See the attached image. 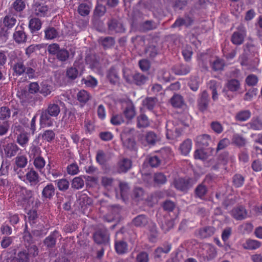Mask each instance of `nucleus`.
<instances>
[{
    "mask_svg": "<svg viewBox=\"0 0 262 262\" xmlns=\"http://www.w3.org/2000/svg\"><path fill=\"white\" fill-rule=\"evenodd\" d=\"M60 112V108L57 104L49 103L46 109L42 110L39 118V124L41 127L53 126L54 120L52 117L56 118Z\"/></svg>",
    "mask_w": 262,
    "mask_h": 262,
    "instance_id": "obj_1",
    "label": "nucleus"
},
{
    "mask_svg": "<svg viewBox=\"0 0 262 262\" xmlns=\"http://www.w3.org/2000/svg\"><path fill=\"white\" fill-rule=\"evenodd\" d=\"M123 76L126 82L129 83H135L138 85L144 84L147 78L140 73H133L130 70L125 69L123 71Z\"/></svg>",
    "mask_w": 262,
    "mask_h": 262,
    "instance_id": "obj_2",
    "label": "nucleus"
},
{
    "mask_svg": "<svg viewBox=\"0 0 262 262\" xmlns=\"http://www.w3.org/2000/svg\"><path fill=\"white\" fill-rule=\"evenodd\" d=\"M166 128V137L169 140H176L181 135L182 129L179 124L175 125L173 122L169 121Z\"/></svg>",
    "mask_w": 262,
    "mask_h": 262,
    "instance_id": "obj_3",
    "label": "nucleus"
},
{
    "mask_svg": "<svg viewBox=\"0 0 262 262\" xmlns=\"http://www.w3.org/2000/svg\"><path fill=\"white\" fill-rule=\"evenodd\" d=\"M32 255L35 257L38 255V249L36 246H33L19 251L17 254L18 258L21 262H29L30 257Z\"/></svg>",
    "mask_w": 262,
    "mask_h": 262,
    "instance_id": "obj_4",
    "label": "nucleus"
},
{
    "mask_svg": "<svg viewBox=\"0 0 262 262\" xmlns=\"http://www.w3.org/2000/svg\"><path fill=\"white\" fill-rule=\"evenodd\" d=\"M191 181L190 179L178 178L174 180L173 185L177 189L186 191L192 186Z\"/></svg>",
    "mask_w": 262,
    "mask_h": 262,
    "instance_id": "obj_5",
    "label": "nucleus"
},
{
    "mask_svg": "<svg viewBox=\"0 0 262 262\" xmlns=\"http://www.w3.org/2000/svg\"><path fill=\"white\" fill-rule=\"evenodd\" d=\"M33 191L30 190L23 189L21 191L20 195L18 201L24 207L29 206L30 202H32Z\"/></svg>",
    "mask_w": 262,
    "mask_h": 262,
    "instance_id": "obj_6",
    "label": "nucleus"
},
{
    "mask_svg": "<svg viewBox=\"0 0 262 262\" xmlns=\"http://www.w3.org/2000/svg\"><path fill=\"white\" fill-rule=\"evenodd\" d=\"M246 36V30L243 26H241L238 30L234 32L231 37L232 42L236 45H241Z\"/></svg>",
    "mask_w": 262,
    "mask_h": 262,
    "instance_id": "obj_7",
    "label": "nucleus"
},
{
    "mask_svg": "<svg viewBox=\"0 0 262 262\" xmlns=\"http://www.w3.org/2000/svg\"><path fill=\"white\" fill-rule=\"evenodd\" d=\"M25 179L26 183H29L31 186H35L39 182V176L38 172L33 168H31L27 172Z\"/></svg>",
    "mask_w": 262,
    "mask_h": 262,
    "instance_id": "obj_8",
    "label": "nucleus"
},
{
    "mask_svg": "<svg viewBox=\"0 0 262 262\" xmlns=\"http://www.w3.org/2000/svg\"><path fill=\"white\" fill-rule=\"evenodd\" d=\"M256 48L251 43H247L244 48V53L241 55L239 60L242 66L247 64L248 54H253L256 51Z\"/></svg>",
    "mask_w": 262,
    "mask_h": 262,
    "instance_id": "obj_9",
    "label": "nucleus"
},
{
    "mask_svg": "<svg viewBox=\"0 0 262 262\" xmlns=\"http://www.w3.org/2000/svg\"><path fill=\"white\" fill-rule=\"evenodd\" d=\"M93 238L95 243L98 244L106 243L109 239L107 231L105 230L97 231L93 235Z\"/></svg>",
    "mask_w": 262,
    "mask_h": 262,
    "instance_id": "obj_10",
    "label": "nucleus"
},
{
    "mask_svg": "<svg viewBox=\"0 0 262 262\" xmlns=\"http://www.w3.org/2000/svg\"><path fill=\"white\" fill-rule=\"evenodd\" d=\"M61 236L58 231L55 230L52 232L49 236L44 239V245L48 248H52L56 245L57 238Z\"/></svg>",
    "mask_w": 262,
    "mask_h": 262,
    "instance_id": "obj_11",
    "label": "nucleus"
},
{
    "mask_svg": "<svg viewBox=\"0 0 262 262\" xmlns=\"http://www.w3.org/2000/svg\"><path fill=\"white\" fill-rule=\"evenodd\" d=\"M113 154L110 152H105L102 150H99L97 152L96 160L101 165H105L112 158Z\"/></svg>",
    "mask_w": 262,
    "mask_h": 262,
    "instance_id": "obj_12",
    "label": "nucleus"
},
{
    "mask_svg": "<svg viewBox=\"0 0 262 262\" xmlns=\"http://www.w3.org/2000/svg\"><path fill=\"white\" fill-rule=\"evenodd\" d=\"M123 106L125 107L124 114L125 117L128 119H132L135 115V111L133 102L127 99L122 101Z\"/></svg>",
    "mask_w": 262,
    "mask_h": 262,
    "instance_id": "obj_13",
    "label": "nucleus"
},
{
    "mask_svg": "<svg viewBox=\"0 0 262 262\" xmlns=\"http://www.w3.org/2000/svg\"><path fill=\"white\" fill-rule=\"evenodd\" d=\"M13 38L18 43L26 42L27 35L24 31V29L22 27H17L16 28L15 31L13 33Z\"/></svg>",
    "mask_w": 262,
    "mask_h": 262,
    "instance_id": "obj_14",
    "label": "nucleus"
},
{
    "mask_svg": "<svg viewBox=\"0 0 262 262\" xmlns=\"http://www.w3.org/2000/svg\"><path fill=\"white\" fill-rule=\"evenodd\" d=\"M232 215L237 220H242L247 216V211L243 206H238L234 208L231 212Z\"/></svg>",
    "mask_w": 262,
    "mask_h": 262,
    "instance_id": "obj_15",
    "label": "nucleus"
},
{
    "mask_svg": "<svg viewBox=\"0 0 262 262\" xmlns=\"http://www.w3.org/2000/svg\"><path fill=\"white\" fill-rule=\"evenodd\" d=\"M160 136L159 135L156 134L155 133L151 131L148 132L146 134L144 137V140H145L146 142L145 144V145H154L157 142L160 141Z\"/></svg>",
    "mask_w": 262,
    "mask_h": 262,
    "instance_id": "obj_16",
    "label": "nucleus"
},
{
    "mask_svg": "<svg viewBox=\"0 0 262 262\" xmlns=\"http://www.w3.org/2000/svg\"><path fill=\"white\" fill-rule=\"evenodd\" d=\"M4 149L6 156L11 158L17 154L19 148L16 144L9 143L6 145Z\"/></svg>",
    "mask_w": 262,
    "mask_h": 262,
    "instance_id": "obj_17",
    "label": "nucleus"
},
{
    "mask_svg": "<svg viewBox=\"0 0 262 262\" xmlns=\"http://www.w3.org/2000/svg\"><path fill=\"white\" fill-rule=\"evenodd\" d=\"M55 189L52 183L48 184L42 189V197L45 199H51L55 194Z\"/></svg>",
    "mask_w": 262,
    "mask_h": 262,
    "instance_id": "obj_18",
    "label": "nucleus"
},
{
    "mask_svg": "<svg viewBox=\"0 0 262 262\" xmlns=\"http://www.w3.org/2000/svg\"><path fill=\"white\" fill-rule=\"evenodd\" d=\"M261 245V243L257 240L247 239L243 244V247L245 249L254 250L258 249Z\"/></svg>",
    "mask_w": 262,
    "mask_h": 262,
    "instance_id": "obj_19",
    "label": "nucleus"
},
{
    "mask_svg": "<svg viewBox=\"0 0 262 262\" xmlns=\"http://www.w3.org/2000/svg\"><path fill=\"white\" fill-rule=\"evenodd\" d=\"M12 68L14 72L13 75L17 76L23 75L26 71V67L24 62L21 60H18L15 62L13 64Z\"/></svg>",
    "mask_w": 262,
    "mask_h": 262,
    "instance_id": "obj_20",
    "label": "nucleus"
},
{
    "mask_svg": "<svg viewBox=\"0 0 262 262\" xmlns=\"http://www.w3.org/2000/svg\"><path fill=\"white\" fill-rule=\"evenodd\" d=\"M209 99L208 95L206 91H204L198 100V106L201 111L207 110L208 105Z\"/></svg>",
    "mask_w": 262,
    "mask_h": 262,
    "instance_id": "obj_21",
    "label": "nucleus"
},
{
    "mask_svg": "<svg viewBox=\"0 0 262 262\" xmlns=\"http://www.w3.org/2000/svg\"><path fill=\"white\" fill-rule=\"evenodd\" d=\"M42 26L41 20L36 17L32 18L29 20V28L32 33L39 31Z\"/></svg>",
    "mask_w": 262,
    "mask_h": 262,
    "instance_id": "obj_22",
    "label": "nucleus"
},
{
    "mask_svg": "<svg viewBox=\"0 0 262 262\" xmlns=\"http://www.w3.org/2000/svg\"><path fill=\"white\" fill-rule=\"evenodd\" d=\"M41 150L37 145V144H34V142L32 143L28 151V155L30 159H34L35 158L41 156Z\"/></svg>",
    "mask_w": 262,
    "mask_h": 262,
    "instance_id": "obj_23",
    "label": "nucleus"
},
{
    "mask_svg": "<svg viewBox=\"0 0 262 262\" xmlns=\"http://www.w3.org/2000/svg\"><path fill=\"white\" fill-rule=\"evenodd\" d=\"M226 87L228 91L232 92H236L239 90L241 84L238 80L231 79L227 81Z\"/></svg>",
    "mask_w": 262,
    "mask_h": 262,
    "instance_id": "obj_24",
    "label": "nucleus"
},
{
    "mask_svg": "<svg viewBox=\"0 0 262 262\" xmlns=\"http://www.w3.org/2000/svg\"><path fill=\"white\" fill-rule=\"evenodd\" d=\"M48 11V8L47 6L39 4L34 7L33 14L38 17H45L47 15Z\"/></svg>",
    "mask_w": 262,
    "mask_h": 262,
    "instance_id": "obj_25",
    "label": "nucleus"
},
{
    "mask_svg": "<svg viewBox=\"0 0 262 262\" xmlns=\"http://www.w3.org/2000/svg\"><path fill=\"white\" fill-rule=\"evenodd\" d=\"M98 42L103 46L104 49H107L114 46L115 39L113 37H101L98 39Z\"/></svg>",
    "mask_w": 262,
    "mask_h": 262,
    "instance_id": "obj_26",
    "label": "nucleus"
},
{
    "mask_svg": "<svg viewBox=\"0 0 262 262\" xmlns=\"http://www.w3.org/2000/svg\"><path fill=\"white\" fill-rule=\"evenodd\" d=\"M196 143L200 148L207 146L210 141V137L208 135H202L196 138Z\"/></svg>",
    "mask_w": 262,
    "mask_h": 262,
    "instance_id": "obj_27",
    "label": "nucleus"
},
{
    "mask_svg": "<svg viewBox=\"0 0 262 262\" xmlns=\"http://www.w3.org/2000/svg\"><path fill=\"white\" fill-rule=\"evenodd\" d=\"M53 86L47 81L41 82L39 89V93L44 97L49 95L53 91Z\"/></svg>",
    "mask_w": 262,
    "mask_h": 262,
    "instance_id": "obj_28",
    "label": "nucleus"
},
{
    "mask_svg": "<svg viewBox=\"0 0 262 262\" xmlns=\"http://www.w3.org/2000/svg\"><path fill=\"white\" fill-rule=\"evenodd\" d=\"M54 182L59 191L65 192L69 188L70 183L67 179L62 178L56 180Z\"/></svg>",
    "mask_w": 262,
    "mask_h": 262,
    "instance_id": "obj_29",
    "label": "nucleus"
},
{
    "mask_svg": "<svg viewBox=\"0 0 262 262\" xmlns=\"http://www.w3.org/2000/svg\"><path fill=\"white\" fill-rule=\"evenodd\" d=\"M33 159V164L35 168L39 172H41L46 163L45 159L41 156H39Z\"/></svg>",
    "mask_w": 262,
    "mask_h": 262,
    "instance_id": "obj_30",
    "label": "nucleus"
},
{
    "mask_svg": "<svg viewBox=\"0 0 262 262\" xmlns=\"http://www.w3.org/2000/svg\"><path fill=\"white\" fill-rule=\"evenodd\" d=\"M148 218L144 215H139L133 220V224L137 227H143L148 223Z\"/></svg>",
    "mask_w": 262,
    "mask_h": 262,
    "instance_id": "obj_31",
    "label": "nucleus"
},
{
    "mask_svg": "<svg viewBox=\"0 0 262 262\" xmlns=\"http://www.w3.org/2000/svg\"><path fill=\"white\" fill-rule=\"evenodd\" d=\"M132 166V161L128 159H123L119 163V171L120 172H125Z\"/></svg>",
    "mask_w": 262,
    "mask_h": 262,
    "instance_id": "obj_32",
    "label": "nucleus"
},
{
    "mask_svg": "<svg viewBox=\"0 0 262 262\" xmlns=\"http://www.w3.org/2000/svg\"><path fill=\"white\" fill-rule=\"evenodd\" d=\"M78 201L79 205L82 208L86 207L88 205L90 206L93 203L91 198L89 197L85 193H82L79 195Z\"/></svg>",
    "mask_w": 262,
    "mask_h": 262,
    "instance_id": "obj_33",
    "label": "nucleus"
},
{
    "mask_svg": "<svg viewBox=\"0 0 262 262\" xmlns=\"http://www.w3.org/2000/svg\"><path fill=\"white\" fill-rule=\"evenodd\" d=\"M158 232L155 223L151 222L150 224L149 234L148 238L150 242L156 243L157 241Z\"/></svg>",
    "mask_w": 262,
    "mask_h": 262,
    "instance_id": "obj_34",
    "label": "nucleus"
},
{
    "mask_svg": "<svg viewBox=\"0 0 262 262\" xmlns=\"http://www.w3.org/2000/svg\"><path fill=\"white\" fill-rule=\"evenodd\" d=\"M14 163V166L25 168L28 164V159L25 155L17 156L15 158Z\"/></svg>",
    "mask_w": 262,
    "mask_h": 262,
    "instance_id": "obj_35",
    "label": "nucleus"
},
{
    "mask_svg": "<svg viewBox=\"0 0 262 262\" xmlns=\"http://www.w3.org/2000/svg\"><path fill=\"white\" fill-rule=\"evenodd\" d=\"M233 144L238 147H242L245 145L246 143V139L241 135L238 134H235L233 135L232 138Z\"/></svg>",
    "mask_w": 262,
    "mask_h": 262,
    "instance_id": "obj_36",
    "label": "nucleus"
},
{
    "mask_svg": "<svg viewBox=\"0 0 262 262\" xmlns=\"http://www.w3.org/2000/svg\"><path fill=\"white\" fill-rule=\"evenodd\" d=\"M16 23V18L11 15H6L3 19V24L7 30L13 28Z\"/></svg>",
    "mask_w": 262,
    "mask_h": 262,
    "instance_id": "obj_37",
    "label": "nucleus"
},
{
    "mask_svg": "<svg viewBox=\"0 0 262 262\" xmlns=\"http://www.w3.org/2000/svg\"><path fill=\"white\" fill-rule=\"evenodd\" d=\"M77 98L80 103L85 104L89 100L90 96L87 91L82 90L77 93Z\"/></svg>",
    "mask_w": 262,
    "mask_h": 262,
    "instance_id": "obj_38",
    "label": "nucleus"
},
{
    "mask_svg": "<svg viewBox=\"0 0 262 262\" xmlns=\"http://www.w3.org/2000/svg\"><path fill=\"white\" fill-rule=\"evenodd\" d=\"M192 147V142L190 139H187L181 145L180 150L183 155H187Z\"/></svg>",
    "mask_w": 262,
    "mask_h": 262,
    "instance_id": "obj_39",
    "label": "nucleus"
},
{
    "mask_svg": "<svg viewBox=\"0 0 262 262\" xmlns=\"http://www.w3.org/2000/svg\"><path fill=\"white\" fill-rule=\"evenodd\" d=\"M248 128L253 130L262 129V121L259 118L253 119L250 122L247 124Z\"/></svg>",
    "mask_w": 262,
    "mask_h": 262,
    "instance_id": "obj_40",
    "label": "nucleus"
},
{
    "mask_svg": "<svg viewBox=\"0 0 262 262\" xmlns=\"http://www.w3.org/2000/svg\"><path fill=\"white\" fill-rule=\"evenodd\" d=\"M128 251V246L126 242L120 241L116 243V252L119 254H124Z\"/></svg>",
    "mask_w": 262,
    "mask_h": 262,
    "instance_id": "obj_41",
    "label": "nucleus"
},
{
    "mask_svg": "<svg viewBox=\"0 0 262 262\" xmlns=\"http://www.w3.org/2000/svg\"><path fill=\"white\" fill-rule=\"evenodd\" d=\"M84 182L81 177H75L72 181L71 186L73 189H80L83 187Z\"/></svg>",
    "mask_w": 262,
    "mask_h": 262,
    "instance_id": "obj_42",
    "label": "nucleus"
},
{
    "mask_svg": "<svg viewBox=\"0 0 262 262\" xmlns=\"http://www.w3.org/2000/svg\"><path fill=\"white\" fill-rule=\"evenodd\" d=\"M45 38L47 39H53L57 37L58 33L53 27H48L45 30Z\"/></svg>",
    "mask_w": 262,
    "mask_h": 262,
    "instance_id": "obj_43",
    "label": "nucleus"
},
{
    "mask_svg": "<svg viewBox=\"0 0 262 262\" xmlns=\"http://www.w3.org/2000/svg\"><path fill=\"white\" fill-rule=\"evenodd\" d=\"M171 103L175 107H182L184 104V101L182 97L178 94L173 96L171 99Z\"/></svg>",
    "mask_w": 262,
    "mask_h": 262,
    "instance_id": "obj_44",
    "label": "nucleus"
},
{
    "mask_svg": "<svg viewBox=\"0 0 262 262\" xmlns=\"http://www.w3.org/2000/svg\"><path fill=\"white\" fill-rule=\"evenodd\" d=\"M82 81L88 87L94 88L98 85L97 79L92 76H88L85 79H83Z\"/></svg>",
    "mask_w": 262,
    "mask_h": 262,
    "instance_id": "obj_45",
    "label": "nucleus"
},
{
    "mask_svg": "<svg viewBox=\"0 0 262 262\" xmlns=\"http://www.w3.org/2000/svg\"><path fill=\"white\" fill-rule=\"evenodd\" d=\"M90 7L85 3L80 4L78 7V13L82 16H85L89 14Z\"/></svg>",
    "mask_w": 262,
    "mask_h": 262,
    "instance_id": "obj_46",
    "label": "nucleus"
},
{
    "mask_svg": "<svg viewBox=\"0 0 262 262\" xmlns=\"http://www.w3.org/2000/svg\"><path fill=\"white\" fill-rule=\"evenodd\" d=\"M55 137V133L51 129L46 130L41 135L42 139L49 142L53 141Z\"/></svg>",
    "mask_w": 262,
    "mask_h": 262,
    "instance_id": "obj_47",
    "label": "nucleus"
},
{
    "mask_svg": "<svg viewBox=\"0 0 262 262\" xmlns=\"http://www.w3.org/2000/svg\"><path fill=\"white\" fill-rule=\"evenodd\" d=\"M67 173L71 175L74 176L77 174L79 172V167L76 162L68 165L67 167Z\"/></svg>",
    "mask_w": 262,
    "mask_h": 262,
    "instance_id": "obj_48",
    "label": "nucleus"
},
{
    "mask_svg": "<svg viewBox=\"0 0 262 262\" xmlns=\"http://www.w3.org/2000/svg\"><path fill=\"white\" fill-rule=\"evenodd\" d=\"M170 249L171 246L168 244L164 245L163 247H158L155 250V256L160 257L162 253H167L170 251Z\"/></svg>",
    "mask_w": 262,
    "mask_h": 262,
    "instance_id": "obj_49",
    "label": "nucleus"
},
{
    "mask_svg": "<svg viewBox=\"0 0 262 262\" xmlns=\"http://www.w3.org/2000/svg\"><path fill=\"white\" fill-rule=\"evenodd\" d=\"M10 162L7 160H3L0 167V176H7L9 173Z\"/></svg>",
    "mask_w": 262,
    "mask_h": 262,
    "instance_id": "obj_50",
    "label": "nucleus"
},
{
    "mask_svg": "<svg viewBox=\"0 0 262 262\" xmlns=\"http://www.w3.org/2000/svg\"><path fill=\"white\" fill-rule=\"evenodd\" d=\"M251 116V113L249 111L245 110L238 112L236 115L237 120L245 121L248 119Z\"/></svg>",
    "mask_w": 262,
    "mask_h": 262,
    "instance_id": "obj_51",
    "label": "nucleus"
},
{
    "mask_svg": "<svg viewBox=\"0 0 262 262\" xmlns=\"http://www.w3.org/2000/svg\"><path fill=\"white\" fill-rule=\"evenodd\" d=\"M69 55L70 54L68 50L65 49H61L58 52L56 57L58 60L63 62L68 60Z\"/></svg>",
    "mask_w": 262,
    "mask_h": 262,
    "instance_id": "obj_52",
    "label": "nucleus"
},
{
    "mask_svg": "<svg viewBox=\"0 0 262 262\" xmlns=\"http://www.w3.org/2000/svg\"><path fill=\"white\" fill-rule=\"evenodd\" d=\"M148 125L149 121L146 116L142 114L138 117L137 126L138 127H146Z\"/></svg>",
    "mask_w": 262,
    "mask_h": 262,
    "instance_id": "obj_53",
    "label": "nucleus"
},
{
    "mask_svg": "<svg viewBox=\"0 0 262 262\" xmlns=\"http://www.w3.org/2000/svg\"><path fill=\"white\" fill-rule=\"evenodd\" d=\"M215 231V229L212 227H206L201 229L200 231L201 236L203 238H206L212 235Z\"/></svg>",
    "mask_w": 262,
    "mask_h": 262,
    "instance_id": "obj_54",
    "label": "nucleus"
},
{
    "mask_svg": "<svg viewBox=\"0 0 262 262\" xmlns=\"http://www.w3.org/2000/svg\"><path fill=\"white\" fill-rule=\"evenodd\" d=\"M14 238V236H4L1 242V247L3 249L7 248L12 244Z\"/></svg>",
    "mask_w": 262,
    "mask_h": 262,
    "instance_id": "obj_55",
    "label": "nucleus"
},
{
    "mask_svg": "<svg viewBox=\"0 0 262 262\" xmlns=\"http://www.w3.org/2000/svg\"><path fill=\"white\" fill-rule=\"evenodd\" d=\"M10 110L7 106L0 107V119L4 120L10 117Z\"/></svg>",
    "mask_w": 262,
    "mask_h": 262,
    "instance_id": "obj_56",
    "label": "nucleus"
},
{
    "mask_svg": "<svg viewBox=\"0 0 262 262\" xmlns=\"http://www.w3.org/2000/svg\"><path fill=\"white\" fill-rule=\"evenodd\" d=\"M13 7L17 12H21L26 7V4L23 0H15L13 3Z\"/></svg>",
    "mask_w": 262,
    "mask_h": 262,
    "instance_id": "obj_57",
    "label": "nucleus"
},
{
    "mask_svg": "<svg viewBox=\"0 0 262 262\" xmlns=\"http://www.w3.org/2000/svg\"><path fill=\"white\" fill-rule=\"evenodd\" d=\"M29 141V138L26 133H21L17 136V142L21 146H25Z\"/></svg>",
    "mask_w": 262,
    "mask_h": 262,
    "instance_id": "obj_58",
    "label": "nucleus"
},
{
    "mask_svg": "<svg viewBox=\"0 0 262 262\" xmlns=\"http://www.w3.org/2000/svg\"><path fill=\"white\" fill-rule=\"evenodd\" d=\"M0 232L3 235L10 236L9 235L12 233V229L8 224L4 223L1 226Z\"/></svg>",
    "mask_w": 262,
    "mask_h": 262,
    "instance_id": "obj_59",
    "label": "nucleus"
},
{
    "mask_svg": "<svg viewBox=\"0 0 262 262\" xmlns=\"http://www.w3.org/2000/svg\"><path fill=\"white\" fill-rule=\"evenodd\" d=\"M173 70L176 74L184 75L190 72V68L188 66L182 65L178 69L174 68Z\"/></svg>",
    "mask_w": 262,
    "mask_h": 262,
    "instance_id": "obj_60",
    "label": "nucleus"
},
{
    "mask_svg": "<svg viewBox=\"0 0 262 262\" xmlns=\"http://www.w3.org/2000/svg\"><path fill=\"white\" fill-rule=\"evenodd\" d=\"M7 219L11 225L14 226L19 222V217L16 213L8 212Z\"/></svg>",
    "mask_w": 262,
    "mask_h": 262,
    "instance_id": "obj_61",
    "label": "nucleus"
},
{
    "mask_svg": "<svg viewBox=\"0 0 262 262\" xmlns=\"http://www.w3.org/2000/svg\"><path fill=\"white\" fill-rule=\"evenodd\" d=\"M224 65V60L217 58L212 63V68L215 71L221 70L223 69Z\"/></svg>",
    "mask_w": 262,
    "mask_h": 262,
    "instance_id": "obj_62",
    "label": "nucleus"
},
{
    "mask_svg": "<svg viewBox=\"0 0 262 262\" xmlns=\"http://www.w3.org/2000/svg\"><path fill=\"white\" fill-rule=\"evenodd\" d=\"M78 71L76 68L71 67L67 70V76L72 80L76 79L78 76Z\"/></svg>",
    "mask_w": 262,
    "mask_h": 262,
    "instance_id": "obj_63",
    "label": "nucleus"
},
{
    "mask_svg": "<svg viewBox=\"0 0 262 262\" xmlns=\"http://www.w3.org/2000/svg\"><path fill=\"white\" fill-rule=\"evenodd\" d=\"M158 79L163 82H167L170 80V75L168 72L166 71H161L158 73Z\"/></svg>",
    "mask_w": 262,
    "mask_h": 262,
    "instance_id": "obj_64",
    "label": "nucleus"
}]
</instances>
